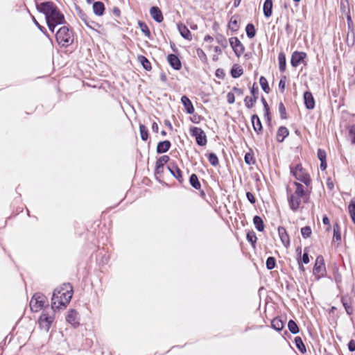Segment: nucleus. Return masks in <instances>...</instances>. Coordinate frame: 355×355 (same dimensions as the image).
<instances>
[{"label":"nucleus","mask_w":355,"mask_h":355,"mask_svg":"<svg viewBox=\"0 0 355 355\" xmlns=\"http://www.w3.org/2000/svg\"><path fill=\"white\" fill-rule=\"evenodd\" d=\"M72 297V286L70 284H64L54 290L51 298V309H59L66 307Z\"/></svg>","instance_id":"f257e3e1"},{"label":"nucleus","mask_w":355,"mask_h":355,"mask_svg":"<svg viewBox=\"0 0 355 355\" xmlns=\"http://www.w3.org/2000/svg\"><path fill=\"white\" fill-rule=\"evenodd\" d=\"M296 189L294 193L288 196V200L290 207L292 210L296 211L300 206L302 202L306 200L308 189L304 185L295 182Z\"/></svg>","instance_id":"f03ea898"},{"label":"nucleus","mask_w":355,"mask_h":355,"mask_svg":"<svg viewBox=\"0 0 355 355\" xmlns=\"http://www.w3.org/2000/svg\"><path fill=\"white\" fill-rule=\"evenodd\" d=\"M55 38L58 44L64 47H67L73 42V32L67 26H62L57 31Z\"/></svg>","instance_id":"7ed1b4c3"},{"label":"nucleus","mask_w":355,"mask_h":355,"mask_svg":"<svg viewBox=\"0 0 355 355\" xmlns=\"http://www.w3.org/2000/svg\"><path fill=\"white\" fill-rule=\"evenodd\" d=\"M312 275L316 280L327 276V269L324 257L319 255L316 257L313 267L312 268Z\"/></svg>","instance_id":"20e7f679"},{"label":"nucleus","mask_w":355,"mask_h":355,"mask_svg":"<svg viewBox=\"0 0 355 355\" xmlns=\"http://www.w3.org/2000/svg\"><path fill=\"white\" fill-rule=\"evenodd\" d=\"M37 10L45 15L46 21L49 20L59 9L52 1L36 3Z\"/></svg>","instance_id":"39448f33"},{"label":"nucleus","mask_w":355,"mask_h":355,"mask_svg":"<svg viewBox=\"0 0 355 355\" xmlns=\"http://www.w3.org/2000/svg\"><path fill=\"white\" fill-rule=\"evenodd\" d=\"M309 248L306 247L304 249L303 253H302V248L301 246H298L296 248V254H297V261L299 266L300 270L304 273L305 268L303 264H307L309 263Z\"/></svg>","instance_id":"423d86ee"},{"label":"nucleus","mask_w":355,"mask_h":355,"mask_svg":"<svg viewBox=\"0 0 355 355\" xmlns=\"http://www.w3.org/2000/svg\"><path fill=\"white\" fill-rule=\"evenodd\" d=\"M291 172L297 180L301 181L305 184V187H308L310 183L309 175L304 171L300 164H297L295 168L291 166Z\"/></svg>","instance_id":"0eeeda50"},{"label":"nucleus","mask_w":355,"mask_h":355,"mask_svg":"<svg viewBox=\"0 0 355 355\" xmlns=\"http://www.w3.org/2000/svg\"><path fill=\"white\" fill-rule=\"evenodd\" d=\"M46 302L47 299L43 294L35 293L30 302L31 309L32 311L37 312L44 307Z\"/></svg>","instance_id":"6e6552de"},{"label":"nucleus","mask_w":355,"mask_h":355,"mask_svg":"<svg viewBox=\"0 0 355 355\" xmlns=\"http://www.w3.org/2000/svg\"><path fill=\"white\" fill-rule=\"evenodd\" d=\"M54 310L52 309L51 313H49L46 310H44L39 318L40 327L48 331L54 320Z\"/></svg>","instance_id":"1a4fd4ad"},{"label":"nucleus","mask_w":355,"mask_h":355,"mask_svg":"<svg viewBox=\"0 0 355 355\" xmlns=\"http://www.w3.org/2000/svg\"><path fill=\"white\" fill-rule=\"evenodd\" d=\"M190 135L196 138L198 146H204L207 144V139L205 132L198 127H191L189 129Z\"/></svg>","instance_id":"9d476101"},{"label":"nucleus","mask_w":355,"mask_h":355,"mask_svg":"<svg viewBox=\"0 0 355 355\" xmlns=\"http://www.w3.org/2000/svg\"><path fill=\"white\" fill-rule=\"evenodd\" d=\"M230 44L236 56L239 57L244 53V46L236 37L230 38Z\"/></svg>","instance_id":"9b49d317"},{"label":"nucleus","mask_w":355,"mask_h":355,"mask_svg":"<svg viewBox=\"0 0 355 355\" xmlns=\"http://www.w3.org/2000/svg\"><path fill=\"white\" fill-rule=\"evenodd\" d=\"M306 58V54L304 52H298L295 51L293 53L291 56V63L293 67H296L299 66L300 64H306L305 61V58Z\"/></svg>","instance_id":"f8f14e48"},{"label":"nucleus","mask_w":355,"mask_h":355,"mask_svg":"<svg viewBox=\"0 0 355 355\" xmlns=\"http://www.w3.org/2000/svg\"><path fill=\"white\" fill-rule=\"evenodd\" d=\"M251 94L253 96V98H250V96H246L244 99L245 105L248 108H251L254 106V103L257 99V95L259 94V88L256 85V83L253 84V86L251 89Z\"/></svg>","instance_id":"ddd939ff"},{"label":"nucleus","mask_w":355,"mask_h":355,"mask_svg":"<svg viewBox=\"0 0 355 355\" xmlns=\"http://www.w3.org/2000/svg\"><path fill=\"white\" fill-rule=\"evenodd\" d=\"M66 320L73 327H78L79 325L78 313L74 309L69 310L66 316Z\"/></svg>","instance_id":"4468645a"},{"label":"nucleus","mask_w":355,"mask_h":355,"mask_svg":"<svg viewBox=\"0 0 355 355\" xmlns=\"http://www.w3.org/2000/svg\"><path fill=\"white\" fill-rule=\"evenodd\" d=\"M168 169L171 174L176 178L180 183H182L184 181L182 171L178 166L174 163H170L168 166Z\"/></svg>","instance_id":"2eb2a0df"},{"label":"nucleus","mask_w":355,"mask_h":355,"mask_svg":"<svg viewBox=\"0 0 355 355\" xmlns=\"http://www.w3.org/2000/svg\"><path fill=\"white\" fill-rule=\"evenodd\" d=\"M167 60L169 64L175 70H180L182 67V64L179 58L174 54H169L167 57Z\"/></svg>","instance_id":"dca6fc26"},{"label":"nucleus","mask_w":355,"mask_h":355,"mask_svg":"<svg viewBox=\"0 0 355 355\" xmlns=\"http://www.w3.org/2000/svg\"><path fill=\"white\" fill-rule=\"evenodd\" d=\"M254 130L258 134H261L263 130L262 124L259 117L257 114H253L251 117Z\"/></svg>","instance_id":"f3484780"},{"label":"nucleus","mask_w":355,"mask_h":355,"mask_svg":"<svg viewBox=\"0 0 355 355\" xmlns=\"http://www.w3.org/2000/svg\"><path fill=\"white\" fill-rule=\"evenodd\" d=\"M150 14L152 18L157 22H162L164 19L161 10L156 6H153L150 10Z\"/></svg>","instance_id":"a211bd4d"},{"label":"nucleus","mask_w":355,"mask_h":355,"mask_svg":"<svg viewBox=\"0 0 355 355\" xmlns=\"http://www.w3.org/2000/svg\"><path fill=\"white\" fill-rule=\"evenodd\" d=\"M279 236L284 246L287 247L290 244L289 236L286 232V230L283 227H278Z\"/></svg>","instance_id":"6ab92c4d"},{"label":"nucleus","mask_w":355,"mask_h":355,"mask_svg":"<svg viewBox=\"0 0 355 355\" xmlns=\"http://www.w3.org/2000/svg\"><path fill=\"white\" fill-rule=\"evenodd\" d=\"M178 29L182 35V37H184L186 40H192V35L190 32V31L188 29V28L183 24H178Z\"/></svg>","instance_id":"aec40b11"},{"label":"nucleus","mask_w":355,"mask_h":355,"mask_svg":"<svg viewBox=\"0 0 355 355\" xmlns=\"http://www.w3.org/2000/svg\"><path fill=\"white\" fill-rule=\"evenodd\" d=\"M46 21H50L58 24H62L65 22L64 15L58 10L55 13L49 18Z\"/></svg>","instance_id":"412c9836"},{"label":"nucleus","mask_w":355,"mask_h":355,"mask_svg":"<svg viewBox=\"0 0 355 355\" xmlns=\"http://www.w3.org/2000/svg\"><path fill=\"white\" fill-rule=\"evenodd\" d=\"M181 102L184 105L186 112L188 114H193L194 112V107L191 100L186 96L181 98Z\"/></svg>","instance_id":"4be33fe9"},{"label":"nucleus","mask_w":355,"mask_h":355,"mask_svg":"<svg viewBox=\"0 0 355 355\" xmlns=\"http://www.w3.org/2000/svg\"><path fill=\"white\" fill-rule=\"evenodd\" d=\"M171 144L168 140H165L158 143L157 146V153H164L171 148Z\"/></svg>","instance_id":"5701e85b"},{"label":"nucleus","mask_w":355,"mask_h":355,"mask_svg":"<svg viewBox=\"0 0 355 355\" xmlns=\"http://www.w3.org/2000/svg\"><path fill=\"white\" fill-rule=\"evenodd\" d=\"M289 131L285 126H281L279 128L277 132V141L278 142H282L286 137H288Z\"/></svg>","instance_id":"b1692460"},{"label":"nucleus","mask_w":355,"mask_h":355,"mask_svg":"<svg viewBox=\"0 0 355 355\" xmlns=\"http://www.w3.org/2000/svg\"><path fill=\"white\" fill-rule=\"evenodd\" d=\"M263 14L266 17H270L272 13V1L265 0L263 3Z\"/></svg>","instance_id":"393cba45"},{"label":"nucleus","mask_w":355,"mask_h":355,"mask_svg":"<svg viewBox=\"0 0 355 355\" xmlns=\"http://www.w3.org/2000/svg\"><path fill=\"white\" fill-rule=\"evenodd\" d=\"M105 10L104 3L101 1L94 2L93 4V11L95 15L101 16L103 15Z\"/></svg>","instance_id":"a878e982"},{"label":"nucleus","mask_w":355,"mask_h":355,"mask_svg":"<svg viewBox=\"0 0 355 355\" xmlns=\"http://www.w3.org/2000/svg\"><path fill=\"white\" fill-rule=\"evenodd\" d=\"M342 303L343 306L345 307V309L348 315L353 314L354 309L352 306L351 305V301L350 299L347 297H343L341 299Z\"/></svg>","instance_id":"bb28decb"},{"label":"nucleus","mask_w":355,"mask_h":355,"mask_svg":"<svg viewBox=\"0 0 355 355\" xmlns=\"http://www.w3.org/2000/svg\"><path fill=\"white\" fill-rule=\"evenodd\" d=\"M279 61V69L281 72H284L286 70V55L283 52H280L278 55Z\"/></svg>","instance_id":"cd10ccee"},{"label":"nucleus","mask_w":355,"mask_h":355,"mask_svg":"<svg viewBox=\"0 0 355 355\" xmlns=\"http://www.w3.org/2000/svg\"><path fill=\"white\" fill-rule=\"evenodd\" d=\"M228 27L231 31L234 32L238 31L239 28L238 17L233 16L231 17L228 24Z\"/></svg>","instance_id":"c85d7f7f"},{"label":"nucleus","mask_w":355,"mask_h":355,"mask_svg":"<svg viewBox=\"0 0 355 355\" xmlns=\"http://www.w3.org/2000/svg\"><path fill=\"white\" fill-rule=\"evenodd\" d=\"M253 223L256 227V229L259 231L262 232L264 230V224L262 218L259 216H255L253 218Z\"/></svg>","instance_id":"c756f323"},{"label":"nucleus","mask_w":355,"mask_h":355,"mask_svg":"<svg viewBox=\"0 0 355 355\" xmlns=\"http://www.w3.org/2000/svg\"><path fill=\"white\" fill-rule=\"evenodd\" d=\"M138 60L139 61V62L141 64V65L146 70H147V71L151 70V69H152L151 63L145 56L139 55Z\"/></svg>","instance_id":"7c9ffc66"},{"label":"nucleus","mask_w":355,"mask_h":355,"mask_svg":"<svg viewBox=\"0 0 355 355\" xmlns=\"http://www.w3.org/2000/svg\"><path fill=\"white\" fill-rule=\"evenodd\" d=\"M348 211L351 216L352 220L355 224V198L351 199L348 206Z\"/></svg>","instance_id":"2f4dec72"},{"label":"nucleus","mask_w":355,"mask_h":355,"mask_svg":"<svg viewBox=\"0 0 355 355\" xmlns=\"http://www.w3.org/2000/svg\"><path fill=\"white\" fill-rule=\"evenodd\" d=\"M190 184L196 189H200L201 187V184L199 182L198 176L193 173L189 178Z\"/></svg>","instance_id":"473e14b6"},{"label":"nucleus","mask_w":355,"mask_h":355,"mask_svg":"<svg viewBox=\"0 0 355 355\" xmlns=\"http://www.w3.org/2000/svg\"><path fill=\"white\" fill-rule=\"evenodd\" d=\"M78 13H79V17L85 22V24L88 27L92 28V24H94V22L92 20L89 19V17H87V15L85 13H84L82 10H80V9H79Z\"/></svg>","instance_id":"72a5a7b5"},{"label":"nucleus","mask_w":355,"mask_h":355,"mask_svg":"<svg viewBox=\"0 0 355 355\" xmlns=\"http://www.w3.org/2000/svg\"><path fill=\"white\" fill-rule=\"evenodd\" d=\"M246 35L248 37L252 39L256 35V30L252 24H248L245 27Z\"/></svg>","instance_id":"f704fd0d"},{"label":"nucleus","mask_w":355,"mask_h":355,"mask_svg":"<svg viewBox=\"0 0 355 355\" xmlns=\"http://www.w3.org/2000/svg\"><path fill=\"white\" fill-rule=\"evenodd\" d=\"M334 241H340L341 240V234L340 231V226L338 223H335L334 225Z\"/></svg>","instance_id":"c9c22d12"},{"label":"nucleus","mask_w":355,"mask_h":355,"mask_svg":"<svg viewBox=\"0 0 355 355\" xmlns=\"http://www.w3.org/2000/svg\"><path fill=\"white\" fill-rule=\"evenodd\" d=\"M271 325H272V328H274L277 331H280L284 328L283 322L277 318H274L272 320Z\"/></svg>","instance_id":"e433bc0d"},{"label":"nucleus","mask_w":355,"mask_h":355,"mask_svg":"<svg viewBox=\"0 0 355 355\" xmlns=\"http://www.w3.org/2000/svg\"><path fill=\"white\" fill-rule=\"evenodd\" d=\"M295 343L297 348L299 349V351L302 353L306 352V347L304 344L303 343V341L302 338L299 336H297L295 338Z\"/></svg>","instance_id":"4c0bfd02"},{"label":"nucleus","mask_w":355,"mask_h":355,"mask_svg":"<svg viewBox=\"0 0 355 355\" xmlns=\"http://www.w3.org/2000/svg\"><path fill=\"white\" fill-rule=\"evenodd\" d=\"M243 73V69L240 67H236V65H234L231 69V75L234 78L240 77Z\"/></svg>","instance_id":"58836bf2"},{"label":"nucleus","mask_w":355,"mask_h":355,"mask_svg":"<svg viewBox=\"0 0 355 355\" xmlns=\"http://www.w3.org/2000/svg\"><path fill=\"white\" fill-rule=\"evenodd\" d=\"M259 83L262 88V89L267 94H268L270 91V89L269 87L268 81L266 78L263 76H261L259 78Z\"/></svg>","instance_id":"ea45409f"},{"label":"nucleus","mask_w":355,"mask_h":355,"mask_svg":"<svg viewBox=\"0 0 355 355\" xmlns=\"http://www.w3.org/2000/svg\"><path fill=\"white\" fill-rule=\"evenodd\" d=\"M288 328L289 331L293 334H296L299 332L298 326L296 324V322L295 321H293V320H290L288 321Z\"/></svg>","instance_id":"a19ab883"},{"label":"nucleus","mask_w":355,"mask_h":355,"mask_svg":"<svg viewBox=\"0 0 355 355\" xmlns=\"http://www.w3.org/2000/svg\"><path fill=\"white\" fill-rule=\"evenodd\" d=\"M139 26L142 33L146 37H148V38H150V36H151L150 31L148 26L146 25V24L143 21H139Z\"/></svg>","instance_id":"79ce46f5"},{"label":"nucleus","mask_w":355,"mask_h":355,"mask_svg":"<svg viewBox=\"0 0 355 355\" xmlns=\"http://www.w3.org/2000/svg\"><path fill=\"white\" fill-rule=\"evenodd\" d=\"M139 131L141 139L144 141H146L148 138V132L147 128L144 125L140 124Z\"/></svg>","instance_id":"37998d69"},{"label":"nucleus","mask_w":355,"mask_h":355,"mask_svg":"<svg viewBox=\"0 0 355 355\" xmlns=\"http://www.w3.org/2000/svg\"><path fill=\"white\" fill-rule=\"evenodd\" d=\"M207 158H208L209 163L212 166H216L218 164V159L217 155L215 153H209L207 155Z\"/></svg>","instance_id":"c03bdc74"},{"label":"nucleus","mask_w":355,"mask_h":355,"mask_svg":"<svg viewBox=\"0 0 355 355\" xmlns=\"http://www.w3.org/2000/svg\"><path fill=\"white\" fill-rule=\"evenodd\" d=\"M246 238L248 242L254 246L257 240L255 232L254 231L248 232L247 233Z\"/></svg>","instance_id":"a18cd8bd"},{"label":"nucleus","mask_w":355,"mask_h":355,"mask_svg":"<svg viewBox=\"0 0 355 355\" xmlns=\"http://www.w3.org/2000/svg\"><path fill=\"white\" fill-rule=\"evenodd\" d=\"M266 266L268 270H272L275 268L276 266V260L273 257H269L266 259Z\"/></svg>","instance_id":"49530a36"},{"label":"nucleus","mask_w":355,"mask_h":355,"mask_svg":"<svg viewBox=\"0 0 355 355\" xmlns=\"http://www.w3.org/2000/svg\"><path fill=\"white\" fill-rule=\"evenodd\" d=\"M278 110H279L281 119H286L288 117L287 114H286V107L282 102H280L279 103Z\"/></svg>","instance_id":"de8ad7c7"},{"label":"nucleus","mask_w":355,"mask_h":355,"mask_svg":"<svg viewBox=\"0 0 355 355\" xmlns=\"http://www.w3.org/2000/svg\"><path fill=\"white\" fill-rule=\"evenodd\" d=\"M304 102L306 107L308 110L311 109V92L306 91L304 94Z\"/></svg>","instance_id":"09e8293b"},{"label":"nucleus","mask_w":355,"mask_h":355,"mask_svg":"<svg viewBox=\"0 0 355 355\" xmlns=\"http://www.w3.org/2000/svg\"><path fill=\"white\" fill-rule=\"evenodd\" d=\"M349 137L352 144H355V124L348 127Z\"/></svg>","instance_id":"8fccbe9b"},{"label":"nucleus","mask_w":355,"mask_h":355,"mask_svg":"<svg viewBox=\"0 0 355 355\" xmlns=\"http://www.w3.org/2000/svg\"><path fill=\"white\" fill-rule=\"evenodd\" d=\"M169 159L170 158L168 155L161 156L159 158L157 159L156 162V165H158L164 168V165L166 164L169 161Z\"/></svg>","instance_id":"3c124183"},{"label":"nucleus","mask_w":355,"mask_h":355,"mask_svg":"<svg viewBox=\"0 0 355 355\" xmlns=\"http://www.w3.org/2000/svg\"><path fill=\"white\" fill-rule=\"evenodd\" d=\"M347 10H349V8L347 7ZM347 26L349 31L353 32L354 31V23L350 15L349 14V11L347 12Z\"/></svg>","instance_id":"603ef678"},{"label":"nucleus","mask_w":355,"mask_h":355,"mask_svg":"<svg viewBox=\"0 0 355 355\" xmlns=\"http://www.w3.org/2000/svg\"><path fill=\"white\" fill-rule=\"evenodd\" d=\"M301 234L304 238H309L311 236V227L309 226L302 227L301 229Z\"/></svg>","instance_id":"864d4df0"},{"label":"nucleus","mask_w":355,"mask_h":355,"mask_svg":"<svg viewBox=\"0 0 355 355\" xmlns=\"http://www.w3.org/2000/svg\"><path fill=\"white\" fill-rule=\"evenodd\" d=\"M216 40L218 44H220L223 48H226L227 46V41L223 35L218 36Z\"/></svg>","instance_id":"5fc2aeb1"},{"label":"nucleus","mask_w":355,"mask_h":355,"mask_svg":"<svg viewBox=\"0 0 355 355\" xmlns=\"http://www.w3.org/2000/svg\"><path fill=\"white\" fill-rule=\"evenodd\" d=\"M244 159H245V162L248 165L254 164V160L253 156L250 153H246L245 155Z\"/></svg>","instance_id":"6e6d98bb"},{"label":"nucleus","mask_w":355,"mask_h":355,"mask_svg":"<svg viewBox=\"0 0 355 355\" xmlns=\"http://www.w3.org/2000/svg\"><path fill=\"white\" fill-rule=\"evenodd\" d=\"M32 19H33V23L35 24V26L44 34L46 35L47 37H49V35L48 33H46V31L45 29V28L42 26H41L38 21L36 20V19L35 18V17H32Z\"/></svg>","instance_id":"4d7b16f0"},{"label":"nucleus","mask_w":355,"mask_h":355,"mask_svg":"<svg viewBox=\"0 0 355 355\" xmlns=\"http://www.w3.org/2000/svg\"><path fill=\"white\" fill-rule=\"evenodd\" d=\"M327 157L326 152L322 149H318V158L321 162L322 160H325Z\"/></svg>","instance_id":"13d9d810"},{"label":"nucleus","mask_w":355,"mask_h":355,"mask_svg":"<svg viewBox=\"0 0 355 355\" xmlns=\"http://www.w3.org/2000/svg\"><path fill=\"white\" fill-rule=\"evenodd\" d=\"M227 101L230 104H233L235 101L234 94L232 92H228L227 94Z\"/></svg>","instance_id":"bf43d9fd"},{"label":"nucleus","mask_w":355,"mask_h":355,"mask_svg":"<svg viewBox=\"0 0 355 355\" xmlns=\"http://www.w3.org/2000/svg\"><path fill=\"white\" fill-rule=\"evenodd\" d=\"M263 108H264V111H265V117L266 118V119L268 121V123L270 125L271 119H270V117L269 116V110H270V108H269L268 105H265L263 106Z\"/></svg>","instance_id":"052dcab7"},{"label":"nucleus","mask_w":355,"mask_h":355,"mask_svg":"<svg viewBox=\"0 0 355 355\" xmlns=\"http://www.w3.org/2000/svg\"><path fill=\"white\" fill-rule=\"evenodd\" d=\"M215 74H216V77H218V78H220V79H223L225 76V73L223 69H217Z\"/></svg>","instance_id":"680f3d73"},{"label":"nucleus","mask_w":355,"mask_h":355,"mask_svg":"<svg viewBox=\"0 0 355 355\" xmlns=\"http://www.w3.org/2000/svg\"><path fill=\"white\" fill-rule=\"evenodd\" d=\"M246 197L250 203L254 204L256 202V198L254 196L251 192L246 193Z\"/></svg>","instance_id":"e2e57ef3"},{"label":"nucleus","mask_w":355,"mask_h":355,"mask_svg":"<svg viewBox=\"0 0 355 355\" xmlns=\"http://www.w3.org/2000/svg\"><path fill=\"white\" fill-rule=\"evenodd\" d=\"M286 78V77L284 76V79L282 78L279 83V89L283 92L285 89V85H286V82L284 80V79Z\"/></svg>","instance_id":"0e129e2a"},{"label":"nucleus","mask_w":355,"mask_h":355,"mask_svg":"<svg viewBox=\"0 0 355 355\" xmlns=\"http://www.w3.org/2000/svg\"><path fill=\"white\" fill-rule=\"evenodd\" d=\"M348 349L350 352L355 351V342L354 340H351L348 343Z\"/></svg>","instance_id":"69168bd1"},{"label":"nucleus","mask_w":355,"mask_h":355,"mask_svg":"<svg viewBox=\"0 0 355 355\" xmlns=\"http://www.w3.org/2000/svg\"><path fill=\"white\" fill-rule=\"evenodd\" d=\"M46 24H47V26H48L49 30L51 32H54V29H55V26L59 25L58 24L50 22V21H46Z\"/></svg>","instance_id":"338daca9"},{"label":"nucleus","mask_w":355,"mask_h":355,"mask_svg":"<svg viewBox=\"0 0 355 355\" xmlns=\"http://www.w3.org/2000/svg\"><path fill=\"white\" fill-rule=\"evenodd\" d=\"M232 89L234 92V93L238 96H242L243 94V89L241 88L234 87Z\"/></svg>","instance_id":"774afa93"}]
</instances>
